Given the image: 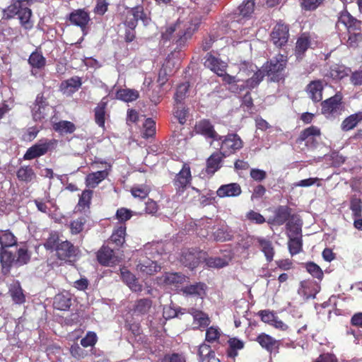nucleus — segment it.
Here are the masks:
<instances>
[{
    "label": "nucleus",
    "mask_w": 362,
    "mask_h": 362,
    "mask_svg": "<svg viewBox=\"0 0 362 362\" xmlns=\"http://www.w3.org/2000/svg\"><path fill=\"white\" fill-rule=\"evenodd\" d=\"M287 58L284 54H279L268 62L262 68L263 69H257L256 66L250 65L249 69H247L243 81L246 88H253L256 87L263 79L264 73L270 77L271 81H278L281 76V73L286 67Z\"/></svg>",
    "instance_id": "1"
},
{
    "label": "nucleus",
    "mask_w": 362,
    "mask_h": 362,
    "mask_svg": "<svg viewBox=\"0 0 362 362\" xmlns=\"http://www.w3.org/2000/svg\"><path fill=\"white\" fill-rule=\"evenodd\" d=\"M201 22L200 18L194 13L190 15L185 22L178 21L175 25L168 28L162 37L164 40H170L172 35L176 32L175 40L179 46L185 45L197 30Z\"/></svg>",
    "instance_id": "2"
},
{
    "label": "nucleus",
    "mask_w": 362,
    "mask_h": 362,
    "mask_svg": "<svg viewBox=\"0 0 362 362\" xmlns=\"http://www.w3.org/2000/svg\"><path fill=\"white\" fill-rule=\"evenodd\" d=\"M204 66L216 73L218 76L222 77L224 82L230 85V89L233 92H238V88L235 87L237 83L245 81V73L247 71V68L243 67L240 69L236 76H230L226 73L227 64L210 53H208L205 57Z\"/></svg>",
    "instance_id": "3"
},
{
    "label": "nucleus",
    "mask_w": 362,
    "mask_h": 362,
    "mask_svg": "<svg viewBox=\"0 0 362 362\" xmlns=\"http://www.w3.org/2000/svg\"><path fill=\"white\" fill-rule=\"evenodd\" d=\"M255 11V1L253 0H245L239 6L233 17L231 18L230 28L233 30L237 28L238 25L243 24L245 21L250 18Z\"/></svg>",
    "instance_id": "4"
},
{
    "label": "nucleus",
    "mask_w": 362,
    "mask_h": 362,
    "mask_svg": "<svg viewBox=\"0 0 362 362\" xmlns=\"http://www.w3.org/2000/svg\"><path fill=\"white\" fill-rule=\"evenodd\" d=\"M55 140L43 139L30 147L25 153V160H32L46 154L49 151L54 148Z\"/></svg>",
    "instance_id": "5"
},
{
    "label": "nucleus",
    "mask_w": 362,
    "mask_h": 362,
    "mask_svg": "<svg viewBox=\"0 0 362 362\" xmlns=\"http://www.w3.org/2000/svg\"><path fill=\"white\" fill-rule=\"evenodd\" d=\"M243 147V141L235 134H230L221 141L220 153L223 156H228Z\"/></svg>",
    "instance_id": "6"
},
{
    "label": "nucleus",
    "mask_w": 362,
    "mask_h": 362,
    "mask_svg": "<svg viewBox=\"0 0 362 362\" xmlns=\"http://www.w3.org/2000/svg\"><path fill=\"white\" fill-rule=\"evenodd\" d=\"M69 21L71 24L79 27L83 34L87 33L90 18L89 13L84 8L76 9L71 12L69 16Z\"/></svg>",
    "instance_id": "7"
},
{
    "label": "nucleus",
    "mask_w": 362,
    "mask_h": 362,
    "mask_svg": "<svg viewBox=\"0 0 362 362\" xmlns=\"http://www.w3.org/2000/svg\"><path fill=\"white\" fill-rule=\"evenodd\" d=\"M185 281L186 276L177 272H166L156 278L158 285L170 288H177Z\"/></svg>",
    "instance_id": "8"
},
{
    "label": "nucleus",
    "mask_w": 362,
    "mask_h": 362,
    "mask_svg": "<svg viewBox=\"0 0 362 362\" xmlns=\"http://www.w3.org/2000/svg\"><path fill=\"white\" fill-rule=\"evenodd\" d=\"M204 258V253L197 249H185L182 252L180 262L185 267L193 269Z\"/></svg>",
    "instance_id": "9"
},
{
    "label": "nucleus",
    "mask_w": 362,
    "mask_h": 362,
    "mask_svg": "<svg viewBox=\"0 0 362 362\" xmlns=\"http://www.w3.org/2000/svg\"><path fill=\"white\" fill-rule=\"evenodd\" d=\"M341 96L336 94L334 96L325 100L322 103V112L326 117L339 115L341 110Z\"/></svg>",
    "instance_id": "10"
},
{
    "label": "nucleus",
    "mask_w": 362,
    "mask_h": 362,
    "mask_svg": "<svg viewBox=\"0 0 362 362\" xmlns=\"http://www.w3.org/2000/svg\"><path fill=\"white\" fill-rule=\"evenodd\" d=\"M139 20L142 21L144 25H147L149 22V18L144 13L141 7H136L128 11L124 24L128 28L134 29Z\"/></svg>",
    "instance_id": "11"
},
{
    "label": "nucleus",
    "mask_w": 362,
    "mask_h": 362,
    "mask_svg": "<svg viewBox=\"0 0 362 362\" xmlns=\"http://www.w3.org/2000/svg\"><path fill=\"white\" fill-rule=\"evenodd\" d=\"M50 109L46 99L42 95H37L32 109L33 119L35 121L42 120L47 116Z\"/></svg>",
    "instance_id": "12"
},
{
    "label": "nucleus",
    "mask_w": 362,
    "mask_h": 362,
    "mask_svg": "<svg viewBox=\"0 0 362 362\" xmlns=\"http://www.w3.org/2000/svg\"><path fill=\"white\" fill-rule=\"evenodd\" d=\"M271 39L276 47H281L284 45L288 39V26L281 23H277L271 33Z\"/></svg>",
    "instance_id": "13"
},
{
    "label": "nucleus",
    "mask_w": 362,
    "mask_h": 362,
    "mask_svg": "<svg viewBox=\"0 0 362 362\" xmlns=\"http://www.w3.org/2000/svg\"><path fill=\"white\" fill-rule=\"evenodd\" d=\"M344 25L349 31L361 30L362 22L353 18L349 13H342L339 17L337 23V27L340 28V25Z\"/></svg>",
    "instance_id": "14"
},
{
    "label": "nucleus",
    "mask_w": 362,
    "mask_h": 362,
    "mask_svg": "<svg viewBox=\"0 0 362 362\" xmlns=\"http://www.w3.org/2000/svg\"><path fill=\"white\" fill-rule=\"evenodd\" d=\"M191 172L189 166L183 165L182 170L176 175L174 179V185L178 192H183L189 185L191 180Z\"/></svg>",
    "instance_id": "15"
},
{
    "label": "nucleus",
    "mask_w": 362,
    "mask_h": 362,
    "mask_svg": "<svg viewBox=\"0 0 362 362\" xmlns=\"http://www.w3.org/2000/svg\"><path fill=\"white\" fill-rule=\"evenodd\" d=\"M195 130L198 134H202L206 138L212 139L214 141L221 140L219 136L214 130L213 125L206 119L199 121L195 126Z\"/></svg>",
    "instance_id": "16"
},
{
    "label": "nucleus",
    "mask_w": 362,
    "mask_h": 362,
    "mask_svg": "<svg viewBox=\"0 0 362 362\" xmlns=\"http://www.w3.org/2000/svg\"><path fill=\"white\" fill-rule=\"evenodd\" d=\"M98 262L105 266H112L119 262L118 257L115 255L112 249L107 246H103L98 252Z\"/></svg>",
    "instance_id": "17"
},
{
    "label": "nucleus",
    "mask_w": 362,
    "mask_h": 362,
    "mask_svg": "<svg viewBox=\"0 0 362 362\" xmlns=\"http://www.w3.org/2000/svg\"><path fill=\"white\" fill-rule=\"evenodd\" d=\"M77 251V248L68 240H62L56 250L57 254L61 259L76 256Z\"/></svg>",
    "instance_id": "18"
},
{
    "label": "nucleus",
    "mask_w": 362,
    "mask_h": 362,
    "mask_svg": "<svg viewBox=\"0 0 362 362\" xmlns=\"http://www.w3.org/2000/svg\"><path fill=\"white\" fill-rule=\"evenodd\" d=\"M136 269L143 274L152 275L158 272L160 267L157 264L156 260H151L146 257L139 260Z\"/></svg>",
    "instance_id": "19"
},
{
    "label": "nucleus",
    "mask_w": 362,
    "mask_h": 362,
    "mask_svg": "<svg viewBox=\"0 0 362 362\" xmlns=\"http://www.w3.org/2000/svg\"><path fill=\"white\" fill-rule=\"evenodd\" d=\"M198 355L199 362H221L211 346L205 343L199 346Z\"/></svg>",
    "instance_id": "20"
},
{
    "label": "nucleus",
    "mask_w": 362,
    "mask_h": 362,
    "mask_svg": "<svg viewBox=\"0 0 362 362\" xmlns=\"http://www.w3.org/2000/svg\"><path fill=\"white\" fill-rule=\"evenodd\" d=\"M110 168V165H108V168L88 174L86 177V186L91 188L96 187L108 176Z\"/></svg>",
    "instance_id": "21"
},
{
    "label": "nucleus",
    "mask_w": 362,
    "mask_h": 362,
    "mask_svg": "<svg viewBox=\"0 0 362 362\" xmlns=\"http://www.w3.org/2000/svg\"><path fill=\"white\" fill-rule=\"evenodd\" d=\"M241 192V187L238 183L223 185L216 191L217 196L221 198L226 197H237L239 196Z\"/></svg>",
    "instance_id": "22"
},
{
    "label": "nucleus",
    "mask_w": 362,
    "mask_h": 362,
    "mask_svg": "<svg viewBox=\"0 0 362 362\" xmlns=\"http://www.w3.org/2000/svg\"><path fill=\"white\" fill-rule=\"evenodd\" d=\"M122 281L134 292H140L142 291V286L139 283L135 276L126 269L120 270Z\"/></svg>",
    "instance_id": "23"
},
{
    "label": "nucleus",
    "mask_w": 362,
    "mask_h": 362,
    "mask_svg": "<svg viewBox=\"0 0 362 362\" xmlns=\"http://www.w3.org/2000/svg\"><path fill=\"white\" fill-rule=\"evenodd\" d=\"M323 85L321 81H313L307 86L309 97L314 102H319L322 99Z\"/></svg>",
    "instance_id": "24"
},
{
    "label": "nucleus",
    "mask_w": 362,
    "mask_h": 362,
    "mask_svg": "<svg viewBox=\"0 0 362 362\" xmlns=\"http://www.w3.org/2000/svg\"><path fill=\"white\" fill-rule=\"evenodd\" d=\"M81 84V78L78 76H74L62 82L60 88L64 94L71 95L76 92Z\"/></svg>",
    "instance_id": "25"
},
{
    "label": "nucleus",
    "mask_w": 362,
    "mask_h": 362,
    "mask_svg": "<svg viewBox=\"0 0 362 362\" xmlns=\"http://www.w3.org/2000/svg\"><path fill=\"white\" fill-rule=\"evenodd\" d=\"M8 294L16 304H22L25 300V296L18 281H13L9 285Z\"/></svg>",
    "instance_id": "26"
},
{
    "label": "nucleus",
    "mask_w": 362,
    "mask_h": 362,
    "mask_svg": "<svg viewBox=\"0 0 362 362\" xmlns=\"http://www.w3.org/2000/svg\"><path fill=\"white\" fill-rule=\"evenodd\" d=\"M21 26L27 30L33 27V21L31 20L32 11L28 7H21L18 14Z\"/></svg>",
    "instance_id": "27"
},
{
    "label": "nucleus",
    "mask_w": 362,
    "mask_h": 362,
    "mask_svg": "<svg viewBox=\"0 0 362 362\" xmlns=\"http://www.w3.org/2000/svg\"><path fill=\"white\" fill-rule=\"evenodd\" d=\"M257 341L262 348L269 352H272L279 348V341L268 334H260L258 336Z\"/></svg>",
    "instance_id": "28"
},
{
    "label": "nucleus",
    "mask_w": 362,
    "mask_h": 362,
    "mask_svg": "<svg viewBox=\"0 0 362 362\" xmlns=\"http://www.w3.org/2000/svg\"><path fill=\"white\" fill-rule=\"evenodd\" d=\"M362 121V111L352 114L344 119L341 124L343 131L347 132L353 129Z\"/></svg>",
    "instance_id": "29"
},
{
    "label": "nucleus",
    "mask_w": 362,
    "mask_h": 362,
    "mask_svg": "<svg viewBox=\"0 0 362 362\" xmlns=\"http://www.w3.org/2000/svg\"><path fill=\"white\" fill-rule=\"evenodd\" d=\"M206 286L199 282L184 287L182 291L186 295L195 296L203 298L206 294Z\"/></svg>",
    "instance_id": "30"
},
{
    "label": "nucleus",
    "mask_w": 362,
    "mask_h": 362,
    "mask_svg": "<svg viewBox=\"0 0 362 362\" xmlns=\"http://www.w3.org/2000/svg\"><path fill=\"white\" fill-rule=\"evenodd\" d=\"M16 176L20 181L28 183L36 178V175L29 165L21 166L16 172Z\"/></svg>",
    "instance_id": "31"
},
{
    "label": "nucleus",
    "mask_w": 362,
    "mask_h": 362,
    "mask_svg": "<svg viewBox=\"0 0 362 362\" xmlns=\"http://www.w3.org/2000/svg\"><path fill=\"white\" fill-rule=\"evenodd\" d=\"M71 306V297L69 293L57 294L54 298V307L60 310H66Z\"/></svg>",
    "instance_id": "32"
},
{
    "label": "nucleus",
    "mask_w": 362,
    "mask_h": 362,
    "mask_svg": "<svg viewBox=\"0 0 362 362\" xmlns=\"http://www.w3.org/2000/svg\"><path fill=\"white\" fill-rule=\"evenodd\" d=\"M139 96V93L134 89H119L117 91L116 98L120 100L129 103L136 100Z\"/></svg>",
    "instance_id": "33"
},
{
    "label": "nucleus",
    "mask_w": 362,
    "mask_h": 362,
    "mask_svg": "<svg viewBox=\"0 0 362 362\" xmlns=\"http://www.w3.org/2000/svg\"><path fill=\"white\" fill-rule=\"evenodd\" d=\"M301 221L299 218L292 216L286 224L288 235L289 237H298L301 233Z\"/></svg>",
    "instance_id": "34"
},
{
    "label": "nucleus",
    "mask_w": 362,
    "mask_h": 362,
    "mask_svg": "<svg viewBox=\"0 0 362 362\" xmlns=\"http://www.w3.org/2000/svg\"><path fill=\"white\" fill-rule=\"evenodd\" d=\"M222 154L220 152L213 153L207 160L206 172L214 174L219 168L222 160Z\"/></svg>",
    "instance_id": "35"
},
{
    "label": "nucleus",
    "mask_w": 362,
    "mask_h": 362,
    "mask_svg": "<svg viewBox=\"0 0 362 362\" xmlns=\"http://www.w3.org/2000/svg\"><path fill=\"white\" fill-rule=\"evenodd\" d=\"M189 313L192 315L194 321L197 322V327H206L209 325L210 320L206 313L194 308H190Z\"/></svg>",
    "instance_id": "36"
},
{
    "label": "nucleus",
    "mask_w": 362,
    "mask_h": 362,
    "mask_svg": "<svg viewBox=\"0 0 362 362\" xmlns=\"http://www.w3.org/2000/svg\"><path fill=\"white\" fill-rule=\"evenodd\" d=\"M107 104V101L106 100V98H103L95 109V122L100 127H103L105 124V115Z\"/></svg>",
    "instance_id": "37"
},
{
    "label": "nucleus",
    "mask_w": 362,
    "mask_h": 362,
    "mask_svg": "<svg viewBox=\"0 0 362 362\" xmlns=\"http://www.w3.org/2000/svg\"><path fill=\"white\" fill-rule=\"evenodd\" d=\"M257 241L261 247L262 251L266 257L267 260L268 262H271L273 259L274 255L272 242L262 238H257Z\"/></svg>",
    "instance_id": "38"
},
{
    "label": "nucleus",
    "mask_w": 362,
    "mask_h": 362,
    "mask_svg": "<svg viewBox=\"0 0 362 362\" xmlns=\"http://www.w3.org/2000/svg\"><path fill=\"white\" fill-rule=\"evenodd\" d=\"M228 349L227 354L230 358L238 356V351L244 347V342L237 338H231L228 340Z\"/></svg>",
    "instance_id": "39"
},
{
    "label": "nucleus",
    "mask_w": 362,
    "mask_h": 362,
    "mask_svg": "<svg viewBox=\"0 0 362 362\" xmlns=\"http://www.w3.org/2000/svg\"><path fill=\"white\" fill-rule=\"evenodd\" d=\"M152 302L150 299L142 298L137 300L135 303L134 313L138 315L146 314L151 309Z\"/></svg>",
    "instance_id": "40"
},
{
    "label": "nucleus",
    "mask_w": 362,
    "mask_h": 362,
    "mask_svg": "<svg viewBox=\"0 0 362 362\" xmlns=\"http://www.w3.org/2000/svg\"><path fill=\"white\" fill-rule=\"evenodd\" d=\"M320 129L316 127L311 126L301 132L299 140L300 141H305V145H307L308 143L313 141V136H320Z\"/></svg>",
    "instance_id": "41"
},
{
    "label": "nucleus",
    "mask_w": 362,
    "mask_h": 362,
    "mask_svg": "<svg viewBox=\"0 0 362 362\" xmlns=\"http://www.w3.org/2000/svg\"><path fill=\"white\" fill-rule=\"evenodd\" d=\"M86 221V218L83 216L71 221L69 224L71 233L72 235H76L83 232L85 228Z\"/></svg>",
    "instance_id": "42"
},
{
    "label": "nucleus",
    "mask_w": 362,
    "mask_h": 362,
    "mask_svg": "<svg viewBox=\"0 0 362 362\" xmlns=\"http://www.w3.org/2000/svg\"><path fill=\"white\" fill-rule=\"evenodd\" d=\"M16 256L14 254L7 250L6 248H1V251L0 252V262L4 268L9 267L13 263H16L15 259Z\"/></svg>",
    "instance_id": "43"
},
{
    "label": "nucleus",
    "mask_w": 362,
    "mask_h": 362,
    "mask_svg": "<svg viewBox=\"0 0 362 362\" xmlns=\"http://www.w3.org/2000/svg\"><path fill=\"white\" fill-rule=\"evenodd\" d=\"M347 75L348 70L344 66L337 64L332 66L327 74V76L335 80L343 78Z\"/></svg>",
    "instance_id": "44"
},
{
    "label": "nucleus",
    "mask_w": 362,
    "mask_h": 362,
    "mask_svg": "<svg viewBox=\"0 0 362 362\" xmlns=\"http://www.w3.org/2000/svg\"><path fill=\"white\" fill-rule=\"evenodd\" d=\"M16 243L15 236L8 230L1 231L0 233V244L1 248L11 247Z\"/></svg>",
    "instance_id": "45"
},
{
    "label": "nucleus",
    "mask_w": 362,
    "mask_h": 362,
    "mask_svg": "<svg viewBox=\"0 0 362 362\" xmlns=\"http://www.w3.org/2000/svg\"><path fill=\"white\" fill-rule=\"evenodd\" d=\"M290 216L289 209L286 206H280L276 212L274 221L278 225H282L291 219Z\"/></svg>",
    "instance_id": "46"
},
{
    "label": "nucleus",
    "mask_w": 362,
    "mask_h": 362,
    "mask_svg": "<svg viewBox=\"0 0 362 362\" xmlns=\"http://www.w3.org/2000/svg\"><path fill=\"white\" fill-rule=\"evenodd\" d=\"M55 131L61 134H71L76 129L75 125L69 121H60L54 125Z\"/></svg>",
    "instance_id": "47"
},
{
    "label": "nucleus",
    "mask_w": 362,
    "mask_h": 362,
    "mask_svg": "<svg viewBox=\"0 0 362 362\" xmlns=\"http://www.w3.org/2000/svg\"><path fill=\"white\" fill-rule=\"evenodd\" d=\"M28 62L33 68L41 69L45 65L46 59L41 53L34 52L30 54Z\"/></svg>",
    "instance_id": "48"
},
{
    "label": "nucleus",
    "mask_w": 362,
    "mask_h": 362,
    "mask_svg": "<svg viewBox=\"0 0 362 362\" xmlns=\"http://www.w3.org/2000/svg\"><path fill=\"white\" fill-rule=\"evenodd\" d=\"M126 234L125 226H120L116 230H114L111 235L110 240L115 243L116 245H122L124 243V238Z\"/></svg>",
    "instance_id": "49"
},
{
    "label": "nucleus",
    "mask_w": 362,
    "mask_h": 362,
    "mask_svg": "<svg viewBox=\"0 0 362 362\" xmlns=\"http://www.w3.org/2000/svg\"><path fill=\"white\" fill-rule=\"evenodd\" d=\"M221 335V329L215 326L209 327L206 331L205 339L209 343L217 342Z\"/></svg>",
    "instance_id": "50"
},
{
    "label": "nucleus",
    "mask_w": 362,
    "mask_h": 362,
    "mask_svg": "<svg viewBox=\"0 0 362 362\" xmlns=\"http://www.w3.org/2000/svg\"><path fill=\"white\" fill-rule=\"evenodd\" d=\"M288 249L292 255L299 253L302 249V240L300 237H289Z\"/></svg>",
    "instance_id": "51"
},
{
    "label": "nucleus",
    "mask_w": 362,
    "mask_h": 362,
    "mask_svg": "<svg viewBox=\"0 0 362 362\" xmlns=\"http://www.w3.org/2000/svg\"><path fill=\"white\" fill-rule=\"evenodd\" d=\"M309 47V41L308 38L303 35L301 36L296 42V52L297 54V57H300V56L305 52V51L308 49Z\"/></svg>",
    "instance_id": "52"
},
{
    "label": "nucleus",
    "mask_w": 362,
    "mask_h": 362,
    "mask_svg": "<svg viewBox=\"0 0 362 362\" xmlns=\"http://www.w3.org/2000/svg\"><path fill=\"white\" fill-rule=\"evenodd\" d=\"M144 128V136L146 138L151 137L156 134V122L151 118L146 119Z\"/></svg>",
    "instance_id": "53"
},
{
    "label": "nucleus",
    "mask_w": 362,
    "mask_h": 362,
    "mask_svg": "<svg viewBox=\"0 0 362 362\" xmlns=\"http://www.w3.org/2000/svg\"><path fill=\"white\" fill-rule=\"evenodd\" d=\"M350 209L352 211L353 215L356 217L361 216L362 204L359 198L354 196L351 198L350 202Z\"/></svg>",
    "instance_id": "54"
},
{
    "label": "nucleus",
    "mask_w": 362,
    "mask_h": 362,
    "mask_svg": "<svg viewBox=\"0 0 362 362\" xmlns=\"http://www.w3.org/2000/svg\"><path fill=\"white\" fill-rule=\"evenodd\" d=\"M189 84L188 83H182L177 88L176 93L175 94V100L176 103H180L186 97V94L188 91Z\"/></svg>",
    "instance_id": "55"
},
{
    "label": "nucleus",
    "mask_w": 362,
    "mask_h": 362,
    "mask_svg": "<svg viewBox=\"0 0 362 362\" xmlns=\"http://www.w3.org/2000/svg\"><path fill=\"white\" fill-rule=\"evenodd\" d=\"M158 362H186V358L184 355L177 353L168 354L160 358Z\"/></svg>",
    "instance_id": "56"
},
{
    "label": "nucleus",
    "mask_w": 362,
    "mask_h": 362,
    "mask_svg": "<svg viewBox=\"0 0 362 362\" xmlns=\"http://www.w3.org/2000/svg\"><path fill=\"white\" fill-rule=\"evenodd\" d=\"M307 271L315 278L322 279L323 276V272L321 268L315 264L314 262H308L306 264Z\"/></svg>",
    "instance_id": "57"
},
{
    "label": "nucleus",
    "mask_w": 362,
    "mask_h": 362,
    "mask_svg": "<svg viewBox=\"0 0 362 362\" xmlns=\"http://www.w3.org/2000/svg\"><path fill=\"white\" fill-rule=\"evenodd\" d=\"M22 5L17 4L16 2L13 4L8 6L4 10V16L6 18H11L14 16L18 14L20 9L21 8Z\"/></svg>",
    "instance_id": "58"
},
{
    "label": "nucleus",
    "mask_w": 362,
    "mask_h": 362,
    "mask_svg": "<svg viewBox=\"0 0 362 362\" xmlns=\"http://www.w3.org/2000/svg\"><path fill=\"white\" fill-rule=\"evenodd\" d=\"M92 194H93L92 190H89V189L84 190L80 196L79 201H78V206L80 207H82L83 209H84L86 207H88L89 204L90 202L91 197H92Z\"/></svg>",
    "instance_id": "59"
},
{
    "label": "nucleus",
    "mask_w": 362,
    "mask_h": 362,
    "mask_svg": "<svg viewBox=\"0 0 362 362\" xmlns=\"http://www.w3.org/2000/svg\"><path fill=\"white\" fill-rule=\"evenodd\" d=\"M206 264L209 267L222 268L228 264V261L221 257H210L206 259Z\"/></svg>",
    "instance_id": "60"
},
{
    "label": "nucleus",
    "mask_w": 362,
    "mask_h": 362,
    "mask_svg": "<svg viewBox=\"0 0 362 362\" xmlns=\"http://www.w3.org/2000/svg\"><path fill=\"white\" fill-rule=\"evenodd\" d=\"M62 240H59L58 235L55 233L50 234L49 237L45 243V247L47 250H57V246Z\"/></svg>",
    "instance_id": "61"
},
{
    "label": "nucleus",
    "mask_w": 362,
    "mask_h": 362,
    "mask_svg": "<svg viewBox=\"0 0 362 362\" xmlns=\"http://www.w3.org/2000/svg\"><path fill=\"white\" fill-rule=\"evenodd\" d=\"M214 238L217 241H226L231 239L232 235L227 230L223 228H218L216 232L214 233Z\"/></svg>",
    "instance_id": "62"
},
{
    "label": "nucleus",
    "mask_w": 362,
    "mask_h": 362,
    "mask_svg": "<svg viewBox=\"0 0 362 362\" xmlns=\"http://www.w3.org/2000/svg\"><path fill=\"white\" fill-rule=\"evenodd\" d=\"M97 341V336L94 332H89L85 337L81 340V344L83 347L93 346Z\"/></svg>",
    "instance_id": "63"
},
{
    "label": "nucleus",
    "mask_w": 362,
    "mask_h": 362,
    "mask_svg": "<svg viewBox=\"0 0 362 362\" xmlns=\"http://www.w3.org/2000/svg\"><path fill=\"white\" fill-rule=\"evenodd\" d=\"M148 192L149 189L144 186L134 187L132 189V194L134 197L140 199H145L148 196Z\"/></svg>",
    "instance_id": "64"
}]
</instances>
